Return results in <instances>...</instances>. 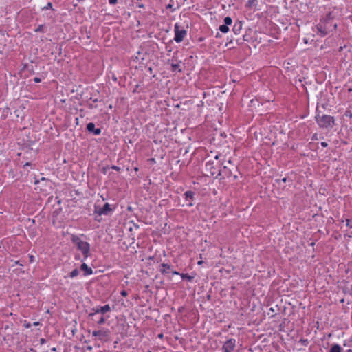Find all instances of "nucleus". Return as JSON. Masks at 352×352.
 I'll return each instance as SVG.
<instances>
[{
	"instance_id": "1",
	"label": "nucleus",
	"mask_w": 352,
	"mask_h": 352,
	"mask_svg": "<svg viewBox=\"0 0 352 352\" xmlns=\"http://www.w3.org/2000/svg\"><path fill=\"white\" fill-rule=\"evenodd\" d=\"M316 121L318 125L322 128H331L334 124L333 118L327 115L316 116Z\"/></svg>"
},
{
	"instance_id": "2",
	"label": "nucleus",
	"mask_w": 352,
	"mask_h": 352,
	"mask_svg": "<svg viewBox=\"0 0 352 352\" xmlns=\"http://www.w3.org/2000/svg\"><path fill=\"white\" fill-rule=\"evenodd\" d=\"M73 241L78 248L81 250L84 257L86 258L88 256V243L78 236H74Z\"/></svg>"
},
{
	"instance_id": "3",
	"label": "nucleus",
	"mask_w": 352,
	"mask_h": 352,
	"mask_svg": "<svg viewBox=\"0 0 352 352\" xmlns=\"http://www.w3.org/2000/svg\"><path fill=\"white\" fill-rule=\"evenodd\" d=\"M174 30H175L174 40L177 43L182 42L184 40V37L186 36V34H187L186 31L183 28H180V26L177 23H176L175 25Z\"/></svg>"
},
{
	"instance_id": "4",
	"label": "nucleus",
	"mask_w": 352,
	"mask_h": 352,
	"mask_svg": "<svg viewBox=\"0 0 352 352\" xmlns=\"http://www.w3.org/2000/svg\"><path fill=\"white\" fill-rule=\"evenodd\" d=\"M113 211V208L109 204H105L102 208L97 206L95 208V212L99 215H109Z\"/></svg>"
},
{
	"instance_id": "5",
	"label": "nucleus",
	"mask_w": 352,
	"mask_h": 352,
	"mask_svg": "<svg viewBox=\"0 0 352 352\" xmlns=\"http://www.w3.org/2000/svg\"><path fill=\"white\" fill-rule=\"evenodd\" d=\"M236 346V340L230 339L227 340L223 346V352H232Z\"/></svg>"
},
{
	"instance_id": "6",
	"label": "nucleus",
	"mask_w": 352,
	"mask_h": 352,
	"mask_svg": "<svg viewBox=\"0 0 352 352\" xmlns=\"http://www.w3.org/2000/svg\"><path fill=\"white\" fill-rule=\"evenodd\" d=\"M80 271H82L83 272V275L85 276L88 274V266L87 265V264L85 263H83L82 265H81V267H80V269L78 270V269H75L74 270L71 274H70V276L71 277H75L78 274H79V272Z\"/></svg>"
},
{
	"instance_id": "7",
	"label": "nucleus",
	"mask_w": 352,
	"mask_h": 352,
	"mask_svg": "<svg viewBox=\"0 0 352 352\" xmlns=\"http://www.w3.org/2000/svg\"><path fill=\"white\" fill-rule=\"evenodd\" d=\"M94 310L96 309H93L92 311L89 313V316H92V320L98 324H101L105 321L106 319L109 318V316H102L101 314H94Z\"/></svg>"
},
{
	"instance_id": "8",
	"label": "nucleus",
	"mask_w": 352,
	"mask_h": 352,
	"mask_svg": "<svg viewBox=\"0 0 352 352\" xmlns=\"http://www.w3.org/2000/svg\"><path fill=\"white\" fill-rule=\"evenodd\" d=\"M111 311V307L109 305H106L104 306L98 307L94 310V314H101L104 316L107 312Z\"/></svg>"
},
{
	"instance_id": "9",
	"label": "nucleus",
	"mask_w": 352,
	"mask_h": 352,
	"mask_svg": "<svg viewBox=\"0 0 352 352\" xmlns=\"http://www.w3.org/2000/svg\"><path fill=\"white\" fill-rule=\"evenodd\" d=\"M184 196L187 201L186 205L188 206H192L193 205L192 199L194 193L192 191H186L184 194Z\"/></svg>"
},
{
	"instance_id": "10",
	"label": "nucleus",
	"mask_w": 352,
	"mask_h": 352,
	"mask_svg": "<svg viewBox=\"0 0 352 352\" xmlns=\"http://www.w3.org/2000/svg\"><path fill=\"white\" fill-rule=\"evenodd\" d=\"M93 335L94 336H98L100 339H105L108 337V331L106 330L94 331Z\"/></svg>"
},
{
	"instance_id": "11",
	"label": "nucleus",
	"mask_w": 352,
	"mask_h": 352,
	"mask_svg": "<svg viewBox=\"0 0 352 352\" xmlns=\"http://www.w3.org/2000/svg\"><path fill=\"white\" fill-rule=\"evenodd\" d=\"M317 34L321 36H324L327 34V31L324 27L322 24H318L316 26Z\"/></svg>"
},
{
	"instance_id": "12",
	"label": "nucleus",
	"mask_w": 352,
	"mask_h": 352,
	"mask_svg": "<svg viewBox=\"0 0 352 352\" xmlns=\"http://www.w3.org/2000/svg\"><path fill=\"white\" fill-rule=\"evenodd\" d=\"M331 352H342V349L340 345L334 344L331 349Z\"/></svg>"
},
{
	"instance_id": "13",
	"label": "nucleus",
	"mask_w": 352,
	"mask_h": 352,
	"mask_svg": "<svg viewBox=\"0 0 352 352\" xmlns=\"http://www.w3.org/2000/svg\"><path fill=\"white\" fill-rule=\"evenodd\" d=\"M219 30L223 33H227L229 31V28L225 24L221 25L219 26Z\"/></svg>"
},
{
	"instance_id": "14",
	"label": "nucleus",
	"mask_w": 352,
	"mask_h": 352,
	"mask_svg": "<svg viewBox=\"0 0 352 352\" xmlns=\"http://www.w3.org/2000/svg\"><path fill=\"white\" fill-rule=\"evenodd\" d=\"M179 64H177V63H173L171 65V68H172V71L173 72H176V71H181L180 68H179Z\"/></svg>"
},
{
	"instance_id": "15",
	"label": "nucleus",
	"mask_w": 352,
	"mask_h": 352,
	"mask_svg": "<svg viewBox=\"0 0 352 352\" xmlns=\"http://www.w3.org/2000/svg\"><path fill=\"white\" fill-rule=\"evenodd\" d=\"M224 23H225V25L228 26V25L232 24V19L230 16H226L224 19Z\"/></svg>"
},
{
	"instance_id": "16",
	"label": "nucleus",
	"mask_w": 352,
	"mask_h": 352,
	"mask_svg": "<svg viewBox=\"0 0 352 352\" xmlns=\"http://www.w3.org/2000/svg\"><path fill=\"white\" fill-rule=\"evenodd\" d=\"M181 277L183 279H187L188 280H191L193 278V276H191L188 275V274H182Z\"/></svg>"
},
{
	"instance_id": "17",
	"label": "nucleus",
	"mask_w": 352,
	"mask_h": 352,
	"mask_svg": "<svg viewBox=\"0 0 352 352\" xmlns=\"http://www.w3.org/2000/svg\"><path fill=\"white\" fill-rule=\"evenodd\" d=\"M256 0H248L247 5L249 7H253L256 6Z\"/></svg>"
},
{
	"instance_id": "18",
	"label": "nucleus",
	"mask_w": 352,
	"mask_h": 352,
	"mask_svg": "<svg viewBox=\"0 0 352 352\" xmlns=\"http://www.w3.org/2000/svg\"><path fill=\"white\" fill-rule=\"evenodd\" d=\"M94 129H95L94 124L93 123H89V133H91V132L93 133Z\"/></svg>"
},
{
	"instance_id": "19",
	"label": "nucleus",
	"mask_w": 352,
	"mask_h": 352,
	"mask_svg": "<svg viewBox=\"0 0 352 352\" xmlns=\"http://www.w3.org/2000/svg\"><path fill=\"white\" fill-rule=\"evenodd\" d=\"M94 134L95 135H99L100 133V129H95L93 131Z\"/></svg>"
},
{
	"instance_id": "20",
	"label": "nucleus",
	"mask_w": 352,
	"mask_h": 352,
	"mask_svg": "<svg viewBox=\"0 0 352 352\" xmlns=\"http://www.w3.org/2000/svg\"><path fill=\"white\" fill-rule=\"evenodd\" d=\"M23 325L25 328L28 329V328L31 327L32 324L30 322H25V323H24Z\"/></svg>"
},
{
	"instance_id": "21",
	"label": "nucleus",
	"mask_w": 352,
	"mask_h": 352,
	"mask_svg": "<svg viewBox=\"0 0 352 352\" xmlns=\"http://www.w3.org/2000/svg\"><path fill=\"white\" fill-rule=\"evenodd\" d=\"M346 226L349 228H352V226L351 225V221L349 219L346 220Z\"/></svg>"
},
{
	"instance_id": "22",
	"label": "nucleus",
	"mask_w": 352,
	"mask_h": 352,
	"mask_svg": "<svg viewBox=\"0 0 352 352\" xmlns=\"http://www.w3.org/2000/svg\"><path fill=\"white\" fill-rule=\"evenodd\" d=\"M52 5L51 3H48L47 5L43 8V9H49L50 8H52Z\"/></svg>"
},
{
	"instance_id": "23",
	"label": "nucleus",
	"mask_w": 352,
	"mask_h": 352,
	"mask_svg": "<svg viewBox=\"0 0 352 352\" xmlns=\"http://www.w3.org/2000/svg\"><path fill=\"white\" fill-rule=\"evenodd\" d=\"M110 4H116L118 0H109Z\"/></svg>"
},
{
	"instance_id": "24",
	"label": "nucleus",
	"mask_w": 352,
	"mask_h": 352,
	"mask_svg": "<svg viewBox=\"0 0 352 352\" xmlns=\"http://www.w3.org/2000/svg\"><path fill=\"white\" fill-rule=\"evenodd\" d=\"M34 82H41V79H40V78H37V77L34 78Z\"/></svg>"
},
{
	"instance_id": "25",
	"label": "nucleus",
	"mask_w": 352,
	"mask_h": 352,
	"mask_svg": "<svg viewBox=\"0 0 352 352\" xmlns=\"http://www.w3.org/2000/svg\"><path fill=\"white\" fill-rule=\"evenodd\" d=\"M39 324H40V322H34L33 323V325H34V326H38V325H39Z\"/></svg>"
},
{
	"instance_id": "26",
	"label": "nucleus",
	"mask_w": 352,
	"mask_h": 352,
	"mask_svg": "<svg viewBox=\"0 0 352 352\" xmlns=\"http://www.w3.org/2000/svg\"><path fill=\"white\" fill-rule=\"evenodd\" d=\"M322 144V146L323 147H326V146H327V143H325V142H322V144Z\"/></svg>"
},
{
	"instance_id": "27",
	"label": "nucleus",
	"mask_w": 352,
	"mask_h": 352,
	"mask_svg": "<svg viewBox=\"0 0 352 352\" xmlns=\"http://www.w3.org/2000/svg\"><path fill=\"white\" fill-rule=\"evenodd\" d=\"M121 294H122V296H126V292L125 291H122Z\"/></svg>"
},
{
	"instance_id": "28",
	"label": "nucleus",
	"mask_w": 352,
	"mask_h": 352,
	"mask_svg": "<svg viewBox=\"0 0 352 352\" xmlns=\"http://www.w3.org/2000/svg\"><path fill=\"white\" fill-rule=\"evenodd\" d=\"M197 263H198V265H201L203 263V261L202 260L199 261Z\"/></svg>"
},
{
	"instance_id": "29",
	"label": "nucleus",
	"mask_w": 352,
	"mask_h": 352,
	"mask_svg": "<svg viewBox=\"0 0 352 352\" xmlns=\"http://www.w3.org/2000/svg\"><path fill=\"white\" fill-rule=\"evenodd\" d=\"M33 259H34V256H30V261H33Z\"/></svg>"
},
{
	"instance_id": "30",
	"label": "nucleus",
	"mask_w": 352,
	"mask_h": 352,
	"mask_svg": "<svg viewBox=\"0 0 352 352\" xmlns=\"http://www.w3.org/2000/svg\"><path fill=\"white\" fill-rule=\"evenodd\" d=\"M89 274H92V270L91 268H89Z\"/></svg>"
},
{
	"instance_id": "31",
	"label": "nucleus",
	"mask_w": 352,
	"mask_h": 352,
	"mask_svg": "<svg viewBox=\"0 0 352 352\" xmlns=\"http://www.w3.org/2000/svg\"><path fill=\"white\" fill-rule=\"evenodd\" d=\"M173 274H179V273L177 272H174Z\"/></svg>"
},
{
	"instance_id": "32",
	"label": "nucleus",
	"mask_w": 352,
	"mask_h": 352,
	"mask_svg": "<svg viewBox=\"0 0 352 352\" xmlns=\"http://www.w3.org/2000/svg\"><path fill=\"white\" fill-rule=\"evenodd\" d=\"M159 337H160V338H162V334H160V335H159Z\"/></svg>"
},
{
	"instance_id": "33",
	"label": "nucleus",
	"mask_w": 352,
	"mask_h": 352,
	"mask_svg": "<svg viewBox=\"0 0 352 352\" xmlns=\"http://www.w3.org/2000/svg\"><path fill=\"white\" fill-rule=\"evenodd\" d=\"M348 352H352V350H349V351H348Z\"/></svg>"
}]
</instances>
